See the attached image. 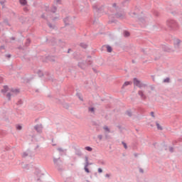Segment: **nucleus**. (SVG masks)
I'll return each instance as SVG.
<instances>
[{
  "label": "nucleus",
  "instance_id": "15",
  "mask_svg": "<svg viewBox=\"0 0 182 182\" xmlns=\"http://www.w3.org/2000/svg\"><path fill=\"white\" fill-rule=\"evenodd\" d=\"M98 173H103V170L102 168H98Z\"/></svg>",
  "mask_w": 182,
  "mask_h": 182
},
{
  "label": "nucleus",
  "instance_id": "2",
  "mask_svg": "<svg viewBox=\"0 0 182 182\" xmlns=\"http://www.w3.org/2000/svg\"><path fill=\"white\" fill-rule=\"evenodd\" d=\"M35 129L36 131L38 132V133H41V132H42V126L41 125H36L35 127Z\"/></svg>",
  "mask_w": 182,
  "mask_h": 182
},
{
  "label": "nucleus",
  "instance_id": "24",
  "mask_svg": "<svg viewBox=\"0 0 182 182\" xmlns=\"http://www.w3.org/2000/svg\"><path fill=\"white\" fill-rule=\"evenodd\" d=\"M7 96H8V97H11V95L10 94H8Z\"/></svg>",
  "mask_w": 182,
  "mask_h": 182
},
{
  "label": "nucleus",
  "instance_id": "17",
  "mask_svg": "<svg viewBox=\"0 0 182 182\" xmlns=\"http://www.w3.org/2000/svg\"><path fill=\"white\" fill-rule=\"evenodd\" d=\"M123 145H124V149H127V145L126 144L123 143Z\"/></svg>",
  "mask_w": 182,
  "mask_h": 182
},
{
  "label": "nucleus",
  "instance_id": "27",
  "mask_svg": "<svg viewBox=\"0 0 182 182\" xmlns=\"http://www.w3.org/2000/svg\"><path fill=\"white\" fill-rule=\"evenodd\" d=\"M106 177H109V174H107V175H106Z\"/></svg>",
  "mask_w": 182,
  "mask_h": 182
},
{
  "label": "nucleus",
  "instance_id": "19",
  "mask_svg": "<svg viewBox=\"0 0 182 182\" xmlns=\"http://www.w3.org/2000/svg\"><path fill=\"white\" fill-rule=\"evenodd\" d=\"M26 156H28V154H26V153H24V154H23V157H26Z\"/></svg>",
  "mask_w": 182,
  "mask_h": 182
},
{
  "label": "nucleus",
  "instance_id": "5",
  "mask_svg": "<svg viewBox=\"0 0 182 182\" xmlns=\"http://www.w3.org/2000/svg\"><path fill=\"white\" fill-rule=\"evenodd\" d=\"M139 95L141 96V97H142V99H146V96H144V94H143L141 91L139 92Z\"/></svg>",
  "mask_w": 182,
  "mask_h": 182
},
{
  "label": "nucleus",
  "instance_id": "29",
  "mask_svg": "<svg viewBox=\"0 0 182 182\" xmlns=\"http://www.w3.org/2000/svg\"><path fill=\"white\" fill-rule=\"evenodd\" d=\"M50 28H52V26L51 25H49Z\"/></svg>",
  "mask_w": 182,
  "mask_h": 182
},
{
  "label": "nucleus",
  "instance_id": "3",
  "mask_svg": "<svg viewBox=\"0 0 182 182\" xmlns=\"http://www.w3.org/2000/svg\"><path fill=\"white\" fill-rule=\"evenodd\" d=\"M2 93H6L8 92V86H4V89L1 90Z\"/></svg>",
  "mask_w": 182,
  "mask_h": 182
},
{
  "label": "nucleus",
  "instance_id": "12",
  "mask_svg": "<svg viewBox=\"0 0 182 182\" xmlns=\"http://www.w3.org/2000/svg\"><path fill=\"white\" fill-rule=\"evenodd\" d=\"M132 82H125L124 84V86H129V85H130Z\"/></svg>",
  "mask_w": 182,
  "mask_h": 182
},
{
  "label": "nucleus",
  "instance_id": "23",
  "mask_svg": "<svg viewBox=\"0 0 182 182\" xmlns=\"http://www.w3.org/2000/svg\"><path fill=\"white\" fill-rule=\"evenodd\" d=\"M82 46V48H86L87 47L86 45Z\"/></svg>",
  "mask_w": 182,
  "mask_h": 182
},
{
  "label": "nucleus",
  "instance_id": "22",
  "mask_svg": "<svg viewBox=\"0 0 182 182\" xmlns=\"http://www.w3.org/2000/svg\"><path fill=\"white\" fill-rule=\"evenodd\" d=\"M6 57L7 58H11V55H7Z\"/></svg>",
  "mask_w": 182,
  "mask_h": 182
},
{
  "label": "nucleus",
  "instance_id": "8",
  "mask_svg": "<svg viewBox=\"0 0 182 182\" xmlns=\"http://www.w3.org/2000/svg\"><path fill=\"white\" fill-rule=\"evenodd\" d=\"M124 36H130V33L129 31H124Z\"/></svg>",
  "mask_w": 182,
  "mask_h": 182
},
{
  "label": "nucleus",
  "instance_id": "18",
  "mask_svg": "<svg viewBox=\"0 0 182 182\" xmlns=\"http://www.w3.org/2000/svg\"><path fill=\"white\" fill-rule=\"evenodd\" d=\"M102 135L98 136V139H100V140H102Z\"/></svg>",
  "mask_w": 182,
  "mask_h": 182
},
{
  "label": "nucleus",
  "instance_id": "6",
  "mask_svg": "<svg viewBox=\"0 0 182 182\" xmlns=\"http://www.w3.org/2000/svg\"><path fill=\"white\" fill-rule=\"evenodd\" d=\"M21 5H26V0H19Z\"/></svg>",
  "mask_w": 182,
  "mask_h": 182
},
{
  "label": "nucleus",
  "instance_id": "11",
  "mask_svg": "<svg viewBox=\"0 0 182 182\" xmlns=\"http://www.w3.org/2000/svg\"><path fill=\"white\" fill-rule=\"evenodd\" d=\"M17 130H22V126L21 125H16Z\"/></svg>",
  "mask_w": 182,
  "mask_h": 182
},
{
  "label": "nucleus",
  "instance_id": "25",
  "mask_svg": "<svg viewBox=\"0 0 182 182\" xmlns=\"http://www.w3.org/2000/svg\"><path fill=\"white\" fill-rule=\"evenodd\" d=\"M56 2L57 3L60 2V0H56Z\"/></svg>",
  "mask_w": 182,
  "mask_h": 182
},
{
  "label": "nucleus",
  "instance_id": "20",
  "mask_svg": "<svg viewBox=\"0 0 182 182\" xmlns=\"http://www.w3.org/2000/svg\"><path fill=\"white\" fill-rule=\"evenodd\" d=\"M67 21H69V18H65V20H64V22H67Z\"/></svg>",
  "mask_w": 182,
  "mask_h": 182
},
{
  "label": "nucleus",
  "instance_id": "7",
  "mask_svg": "<svg viewBox=\"0 0 182 182\" xmlns=\"http://www.w3.org/2000/svg\"><path fill=\"white\" fill-rule=\"evenodd\" d=\"M85 149L87 150V151H92V150H93V149H92L90 146H86Z\"/></svg>",
  "mask_w": 182,
  "mask_h": 182
},
{
  "label": "nucleus",
  "instance_id": "28",
  "mask_svg": "<svg viewBox=\"0 0 182 182\" xmlns=\"http://www.w3.org/2000/svg\"><path fill=\"white\" fill-rule=\"evenodd\" d=\"M1 2V4H4V1H0Z\"/></svg>",
  "mask_w": 182,
  "mask_h": 182
},
{
  "label": "nucleus",
  "instance_id": "16",
  "mask_svg": "<svg viewBox=\"0 0 182 182\" xmlns=\"http://www.w3.org/2000/svg\"><path fill=\"white\" fill-rule=\"evenodd\" d=\"M90 112H95V109L94 108H90Z\"/></svg>",
  "mask_w": 182,
  "mask_h": 182
},
{
  "label": "nucleus",
  "instance_id": "1",
  "mask_svg": "<svg viewBox=\"0 0 182 182\" xmlns=\"http://www.w3.org/2000/svg\"><path fill=\"white\" fill-rule=\"evenodd\" d=\"M134 85H135V86H138V87H141L143 86V84H141V82L137 80V78L134 79Z\"/></svg>",
  "mask_w": 182,
  "mask_h": 182
},
{
  "label": "nucleus",
  "instance_id": "26",
  "mask_svg": "<svg viewBox=\"0 0 182 182\" xmlns=\"http://www.w3.org/2000/svg\"><path fill=\"white\" fill-rule=\"evenodd\" d=\"M140 171H141V173H143V170L141 169Z\"/></svg>",
  "mask_w": 182,
  "mask_h": 182
},
{
  "label": "nucleus",
  "instance_id": "9",
  "mask_svg": "<svg viewBox=\"0 0 182 182\" xmlns=\"http://www.w3.org/2000/svg\"><path fill=\"white\" fill-rule=\"evenodd\" d=\"M107 52H109V53L112 52V47L107 46Z\"/></svg>",
  "mask_w": 182,
  "mask_h": 182
},
{
  "label": "nucleus",
  "instance_id": "14",
  "mask_svg": "<svg viewBox=\"0 0 182 182\" xmlns=\"http://www.w3.org/2000/svg\"><path fill=\"white\" fill-rule=\"evenodd\" d=\"M85 170L86 173H90L89 168H87V166L85 167Z\"/></svg>",
  "mask_w": 182,
  "mask_h": 182
},
{
  "label": "nucleus",
  "instance_id": "10",
  "mask_svg": "<svg viewBox=\"0 0 182 182\" xmlns=\"http://www.w3.org/2000/svg\"><path fill=\"white\" fill-rule=\"evenodd\" d=\"M104 130H105V132H108V133L110 132V129H109V127H104Z\"/></svg>",
  "mask_w": 182,
  "mask_h": 182
},
{
  "label": "nucleus",
  "instance_id": "4",
  "mask_svg": "<svg viewBox=\"0 0 182 182\" xmlns=\"http://www.w3.org/2000/svg\"><path fill=\"white\" fill-rule=\"evenodd\" d=\"M156 127L158 130H163V127L159 124V122H156Z\"/></svg>",
  "mask_w": 182,
  "mask_h": 182
},
{
  "label": "nucleus",
  "instance_id": "21",
  "mask_svg": "<svg viewBox=\"0 0 182 182\" xmlns=\"http://www.w3.org/2000/svg\"><path fill=\"white\" fill-rule=\"evenodd\" d=\"M27 42H28V43H31V40L27 39Z\"/></svg>",
  "mask_w": 182,
  "mask_h": 182
},
{
  "label": "nucleus",
  "instance_id": "13",
  "mask_svg": "<svg viewBox=\"0 0 182 182\" xmlns=\"http://www.w3.org/2000/svg\"><path fill=\"white\" fill-rule=\"evenodd\" d=\"M164 82H167L168 83V82H170V78H166L164 80Z\"/></svg>",
  "mask_w": 182,
  "mask_h": 182
}]
</instances>
